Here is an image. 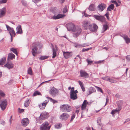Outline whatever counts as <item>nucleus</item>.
I'll list each match as a JSON object with an SVG mask.
<instances>
[{
    "label": "nucleus",
    "mask_w": 130,
    "mask_h": 130,
    "mask_svg": "<svg viewBox=\"0 0 130 130\" xmlns=\"http://www.w3.org/2000/svg\"><path fill=\"white\" fill-rule=\"evenodd\" d=\"M60 110L63 112H68L71 110V107L68 104H63L60 105Z\"/></svg>",
    "instance_id": "obj_1"
},
{
    "label": "nucleus",
    "mask_w": 130,
    "mask_h": 130,
    "mask_svg": "<svg viewBox=\"0 0 130 130\" xmlns=\"http://www.w3.org/2000/svg\"><path fill=\"white\" fill-rule=\"evenodd\" d=\"M49 123L47 122H44L40 126V130H49L51 127L49 126Z\"/></svg>",
    "instance_id": "obj_2"
},
{
    "label": "nucleus",
    "mask_w": 130,
    "mask_h": 130,
    "mask_svg": "<svg viewBox=\"0 0 130 130\" xmlns=\"http://www.w3.org/2000/svg\"><path fill=\"white\" fill-rule=\"evenodd\" d=\"M75 32L74 33L73 37H77L81 33L82 30L81 28L78 26L75 27V28L73 31Z\"/></svg>",
    "instance_id": "obj_3"
},
{
    "label": "nucleus",
    "mask_w": 130,
    "mask_h": 130,
    "mask_svg": "<svg viewBox=\"0 0 130 130\" xmlns=\"http://www.w3.org/2000/svg\"><path fill=\"white\" fill-rule=\"evenodd\" d=\"M6 26L7 30L9 31L10 36H13V37H15V33L12 28L10 27L7 24H6Z\"/></svg>",
    "instance_id": "obj_4"
},
{
    "label": "nucleus",
    "mask_w": 130,
    "mask_h": 130,
    "mask_svg": "<svg viewBox=\"0 0 130 130\" xmlns=\"http://www.w3.org/2000/svg\"><path fill=\"white\" fill-rule=\"evenodd\" d=\"M70 117V115L68 114L64 113H62L59 116V118L62 121H66Z\"/></svg>",
    "instance_id": "obj_5"
},
{
    "label": "nucleus",
    "mask_w": 130,
    "mask_h": 130,
    "mask_svg": "<svg viewBox=\"0 0 130 130\" xmlns=\"http://www.w3.org/2000/svg\"><path fill=\"white\" fill-rule=\"evenodd\" d=\"M93 17L96 20L102 22H104L105 20V18L103 16L94 15H93Z\"/></svg>",
    "instance_id": "obj_6"
},
{
    "label": "nucleus",
    "mask_w": 130,
    "mask_h": 130,
    "mask_svg": "<svg viewBox=\"0 0 130 130\" xmlns=\"http://www.w3.org/2000/svg\"><path fill=\"white\" fill-rule=\"evenodd\" d=\"M67 28L68 30H72L74 31L75 27L74 25L72 23H70L67 24Z\"/></svg>",
    "instance_id": "obj_7"
},
{
    "label": "nucleus",
    "mask_w": 130,
    "mask_h": 130,
    "mask_svg": "<svg viewBox=\"0 0 130 130\" xmlns=\"http://www.w3.org/2000/svg\"><path fill=\"white\" fill-rule=\"evenodd\" d=\"M90 25V23L88 21H85L83 23V26L85 29H89V27Z\"/></svg>",
    "instance_id": "obj_8"
},
{
    "label": "nucleus",
    "mask_w": 130,
    "mask_h": 130,
    "mask_svg": "<svg viewBox=\"0 0 130 130\" xmlns=\"http://www.w3.org/2000/svg\"><path fill=\"white\" fill-rule=\"evenodd\" d=\"M98 28V26L96 24H94L92 25L91 24L89 27V29L91 31L95 32L97 31Z\"/></svg>",
    "instance_id": "obj_9"
},
{
    "label": "nucleus",
    "mask_w": 130,
    "mask_h": 130,
    "mask_svg": "<svg viewBox=\"0 0 130 130\" xmlns=\"http://www.w3.org/2000/svg\"><path fill=\"white\" fill-rule=\"evenodd\" d=\"M50 94L52 95L53 96H55L56 95L58 94L59 91L56 89L53 88L50 90Z\"/></svg>",
    "instance_id": "obj_10"
},
{
    "label": "nucleus",
    "mask_w": 130,
    "mask_h": 130,
    "mask_svg": "<svg viewBox=\"0 0 130 130\" xmlns=\"http://www.w3.org/2000/svg\"><path fill=\"white\" fill-rule=\"evenodd\" d=\"M7 105V102L6 100H5L2 101L0 104V106L3 110H4L6 108Z\"/></svg>",
    "instance_id": "obj_11"
},
{
    "label": "nucleus",
    "mask_w": 130,
    "mask_h": 130,
    "mask_svg": "<svg viewBox=\"0 0 130 130\" xmlns=\"http://www.w3.org/2000/svg\"><path fill=\"white\" fill-rule=\"evenodd\" d=\"M65 16V15L61 14H59L57 15L55 14L52 18V19L54 20H57L62 18Z\"/></svg>",
    "instance_id": "obj_12"
},
{
    "label": "nucleus",
    "mask_w": 130,
    "mask_h": 130,
    "mask_svg": "<svg viewBox=\"0 0 130 130\" xmlns=\"http://www.w3.org/2000/svg\"><path fill=\"white\" fill-rule=\"evenodd\" d=\"M80 76L82 77L88 78L89 77L88 74L84 71L80 70Z\"/></svg>",
    "instance_id": "obj_13"
},
{
    "label": "nucleus",
    "mask_w": 130,
    "mask_h": 130,
    "mask_svg": "<svg viewBox=\"0 0 130 130\" xmlns=\"http://www.w3.org/2000/svg\"><path fill=\"white\" fill-rule=\"evenodd\" d=\"M52 46V47L53 50V56L52 57L53 58H54L56 56V52L57 51V47L56 45H55V47L56 49H55L53 45L51 44Z\"/></svg>",
    "instance_id": "obj_14"
},
{
    "label": "nucleus",
    "mask_w": 130,
    "mask_h": 130,
    "mask_svg": "<svg viewBox=\"0 0 130 130\" xmlns=\"http://www.w3.org/2000/svg\"><path fill=\"white\" fill-rule=\"evenodd\" d=\"M21 122L22 125L24 127H25L29 124V120L27 118L23 119L22 120Z\"/></svg>",
    "instance_id": "obj_15"
},
{
    "label": "nucleus",
    "mask_w": 130,
    "mask_h": 130,
    "mask_svg": "<svg viewBox=\"0 0 130 130\" xmlns=\"http://www.w3.org/2000/svg\"><path fill=\"white\" fill-rule=\"evenodd\" d=\"M48 102V100H45L43 103H41L39 105V107L40 109H44L47 104Z\"/></svg>",
    "instance_id": "obj_16"
},
{
    "label": "nucleus",
    "mask_w": 130,
    "mask_h": 130,
    "mask_svg": "<svg viewBox=\"0 0 130 130\" xmlns=\"http://www.w3.org/2000/svg\"><path fill=\"white\" fill-rule=\"evenodd\" d=\"M6 12V9L5 7L0 9V18L4 16Z\"/></svg>",
    "instance_id": "obj_17"
},
{
    "label": "nucleus",
    "mask_w": 130,
    "mask_h": 130,
    "mask_svg": "<svg viewBox=\"0 0 130 130\" xmlns=\"http://www.w3.org/2000/svg\"><path fill=\"white\" fill-rule=\"evenodd\" d=\"M48 113L46 112H43L40 115V118L42 119H44L47 118L48 116Z\"/></svg>",
    "instance_id": "obj_18"
},
{
    "label": "nucleus",
    "mask_w": 130,
    "mask_h": 130,
    "mask_svg": "<svg viewBox=\"0 0 130 130\" xmlns=\"http://www.w3.org/2000/svg\"><path fill=\"white\" fill-rule=\"evenodd\" d=\"M106 7V5L104 4H101L98 6V9L100 11H102Z\"/></svg>",
    "instance_id": "obj_19"
},
{
    "label": "nucleus",
    "mask_w": 130,
    "mask_h": 130,
    "mask_svg": "<svg viewBox=\"0 0 130 130\" xmlns=\"http://www.w3.org/2000/svg\"><path fill=\"white\" fill-rule=\"evenodd\" d=\"M70 98L73 100L76 99L77 98V94L74 93V92L70 93Z\"/></svg>",
    "instance_id": "obj_20"
},
{
    "label": "nucleus",
    "mask_w": 130,
    "mask_h": 130,
    "mask_svg": "<svg viewBox=\"0 0 130 130\" xmlns=\"http://www.w3.org/2000/svg\"><path fill=\"white\" fill-rule=\"evenodd\" d=\"M16 33L19 34H22L23 33V31L22 30L21 26L20 25H19L16 28Z\"/></svg>",
    "instance_id": "obj_21"
},
{
    "label": "nucleus",
    "mask_w": 130,
    "mask_h": 130,
    "mask_svg": "<svg viewBox=\"0 0 130 130\" xmlns=\"http://www.w3.org/2000/svg\"><path fill=\"white\" fill-rule=\"evenodd\" d=\"M38 48L36 46L33 47L32 48V53L33 55L35 56V54L37 53Z\"/></svg>",
    "instance_id": "obj_22"
},
{
    "label": "nucleus",
    "mask_w": 130,
    "mask_h": 130,
    "mask_svg": "<svg viewBox=\"0 0 130 130\" xmlns=\"http://www.w3.org/2000/svg\"><path fill=\"white\" fill-rule=\"evenodd\" d=\"M64 56L66 59H67L71 56L70 53L67 52H63Z\"/></svg>",
    "instance_id": "obj_23"
},
{
    "label": "nucleus",
    "mask_w": 130,
    "mask_h": 130,
    "mask_svg": "<svg viewBox=\"0 0 130 130\" xmlns=\"http://www.w3.org/2000/svg\"><path fill=\"white\" fill-rule=\"evenodd\" d=\"M88 9L90 11H93L95 10L96 8L94 4H92L90 5Z\"/></svg>",
    "instance_id": "obj_24"
},
{
    "label": "nucleus",
    "mask_w": 130,
    "mask_h": 130,
    "mask_svg": "<svg viewBox=\"0 0 130 130\" xmlns=\"http://www.w3.org/2000/svg\"><path fill=\"white\" fill-rule=\"evenodd\" d=\"M88 104V102L86 100H84L82 106V110L85 109L86 107V105Z\"/></svg>",
    "instance_id": "obj_25"
},
{
    "label": "nucleus",
    "mask_w": 130,
    "mask_h": 130,
    "mask_svg": "<svg viewBox=\"0 0 130 130\" xmlns=\"http://www.w3.org/2000/svg\"><path fill=\"white\" fill-rule=\"evenodd\" d=\"M4 66L9 69H10L13 68V65L12 63H7L5 64Z\"/></svg>",
    "instance_id": "obj_26"
},
{
    "label": "nucleus",
    "mask_w": 130,
    "mask_h": 130,
    "mask_svg": "<svg viewBox=\"0 0 130 130\" xmlns=\"http://www.w3.org/2000/svg\"><path fill=\"white\" fill-rule=\"evenodd\" d=\"M101 117L98 118L97 120V123L98 127L99 128H101Z\"/></svg>",
    "instance_id": "obj_27"
},
{
    "label": "nucleus",
    "mask_w": 130,
    "mask_h": 130,
    "mask_svg": "<svg viewBox=\"0 0 130 130\" xmlns=\"http://www.w3.org/2000/svg\"><path fill=\"white\" fill-rule=\"evenodd\" d=\"M15 55L11 53H9L8 55V59H13L15 58Z\"/></svg>",
    "instance_id": "obj_28"
},
{
    "label": "nucleus",
    "mask_w": 130,
    "mask_h": 130,
    "mask_svg": "<svg viewBox=\"0 0 130 130\" xmlns=\"http://www.w3.org/2000/svg\"><path fill=\"white\" fill-rule=\"evenodd\" d=\"M108 26L107 24H105L103 25V30L102 31V33L104 32L108 28Z\"/></svg>",
    "instance_id": "obj_29"
},
{
    "label": "nucleus",
    "mask_w": 130,
    "mask_h": 130,
    "mask_svg": "<svg viewBox=\"0 0 130 130\" xmlns=\"http://www.w3.org/2000/svg\"><path fill=\"white\" fill-rule=\"evenodd\" d=\"M30 101L29 99H27L25 102L24 105V106L25 107H27L29 105Z\"/></svg>",
    "instance_id": "obj_30"
},
{
    "label": "nucleus",
    "mask_w": 130,
    "mask_h": 130,
    "mask_svg": "<svg viewBox=\"0 0 130 130\" xmlns=\"http://www.w3.org/2000/svg\"><path fill=\"white\" fill-rule=\"evenodd\" d=\"M5 60L6 58L4 57L1 58L0 61V65L4 64L5 63Z\"/></svg>",
    "instance_id": "obj_31"
},
{
    "label": "nucleus",
    "mask_w": 130,
    "mask_h": 130,
    "mask_svg": "<svg viewBox=\"0 0 130 130\" xmlns=\"http://www.w3.org/2000/svg\"><path fill=\"white\" fill-rule=\"evenodd\" d=\"M123 38L125 40L126 43H128L129 42L130 39L127 36H124L123 37Z\"/></svg>",
    "instance_id": "obj_32"
},
{
    "label": "nucleus",
    "mask_w": 130,
    "mask_h": 130,
    "mask_svg": "<svg viewBox=\"0 0 130 130\" xmlns=\"http://www.w3.org/2000/svg\"><path fill=\"white\" fill-rule=\"evenodd\" d=\"M55 128L57 129H59L62 126V125L60 123H58L56 124L55 125Z\"/></svg>",
    "instance_id": "obj_33"
},
{
    "label": "nucleus",
    "mask_w": 130,
    "mask_h": 130,
    "mask_svg": "<svg viewBox=\"0 0 130 130\" xmlns=\"http://www.w3.org/2000/svg\"><path fill=\"white\" fill-rule=\"evenodd\" d=\"M10 50L12 51L14 53L17 55V53L16 50L14 48H10Z\"/></svg>",
    "instance_id": "obj_34"
},
{
    "label": "nucleus",
    "mask_w": 130,
    "mask_h": 130,
    "mask_svg": "<svg viewBox=\"0 0 130 130\" xmlns=\"http://www.w3.org/2000/svg\"><path fill=\"white\" fill-rule=\"evenodd\" d=\"M41 95V93L38 91H36L33 93V96H35L37 95Z\"/></svg>",
    "instance_id": "obj_35"
},
{
    "label": "nucleus",
    "mask_w": 130,
    "mask_h": 130,
    "mask_svg": "<svg viewBox=\"0 0 130 130\" xmlns=\"http://www.w3.org/2000/svg\"><path fill=\"white\" fill-rule=\"evenodd\" d=\"M95 88L97 89V91L99 92H101L102 93H103V91L102 89L98 86H95Z\"/></svg>",
    "instance_id": "obj_36"
},
{
    "label": "nucleus",
    "mask_w": 130,
    "mask_h": 130,
    "mask_svg": "<svg viewBox=\"0 0 130 130\" xmlns=\"http://www.w3.org/2000/svg\"><path fill=\"white\" fill-rule=\"evenodd\" d=\"M48 56H42L40 57L39 58V59L41 60H42L46 59L48 58Z\"/></svg>",
    "instance_id": "obj_37"
},
{
    "label": "nucleus",
    "mask_w": 130,
    "mask_h": 130,
    "mask_svg": "<svg viewBox=\"0 0 130 130\" xmlns=\"http://www.w3.org/2000/svg\"><path fill=\"white\" fill-rule=\"evenodd\" d=\"M21 1L22 3L24 6H27V3L24 0H21Z\"/></svg>",
    "instance_id": "obj_38"
},
{
    "label": "nucleus",
    "mask_w": 130,
    "mask_h": 130,
    "mask_svg": "<svg viewBox=\"0 0 130 130\" xmlns=\"http://www.w3.org/2000/svg\"><path fill=\"white\" fill-rule=\"evenodd\" d=\"M48 98L50 99V101L51 102H53V103H57V101L49 97Z\"/></svg>",
    "instance_id": "obj_39"
},
{
    "label": "nucleus",
    "mask_w": 130,
    "mask_h": 130,
    "mask_svg": "<svg viewBox=\"0 0 130 130\" xmlns=\"http://www.w3.org/2000/svg\"><path fill=\"white\" fill-rule=\"evenodd\" d=\"M68 9L67 6H65L63 8V13H65L68 11Z\"/></svg>",
    "instance_id": "obj_40"
},
{
    "label": "nucleus",
    "mask_w": 130,
    "mask_h": 130,
    "mask_svg": "<svg viewBox=\"0 0 130 130\" xmlns=\"http://www.w3.org/2000/svg\"><path fill=\"white\" fill-rule=\"evenodd\" d=\"M28 73L30 75H32V70L31 69V68H29L28 70Z\"/></svg>",
    "instance_id": "obj_41"
},
{
    "label": "nucleus",
    "mask_w": 130,
    "mask_h": 130,
    "mask_svg": "<svg viewBox=\"0 0 130 130\" xmlns=\"http://www.w3.org/2000/svg\"><path fill=\"white\" fill-rule=\"evenodd\" d=\"M75 116V113L73 114L72 115L71 117L70 121L71 122H72L74 119V118Z\"/></svg>",
    "instance_id": "obj_42"
},
{
    "label": "nucleus",
    "mask_w": 130,
    "mask_h": 130,
    "mask_svg": "<svg viewBox=\"0 0 130 130\" xmlns=\"http://www.w3.org/2000/svg\"><path fill=\"white\" fill-rule=\"evenodd\" d=\"M5 94L2 90H0V95L2 97H4L5 95Z\"/></svg>",
    "instance_id": "obj_43"
},
{
    "label": "nucleus",
    "mask_w": 130,
    "mask_h": 130,
    "mask_svg": "<svg viewBox=\"0 0 130 130\" xmlns=\"http://www.w3.org/2000/svg\"><path fill=\"white\" fill-rule=\"evenodd\" d=\"M102 79L104 80L108 81H109V78L108 76L103 77L102 78Z\"/></svg>",
    "instance_id": "obj_44"
},
{
    "label": "nucleus",
    "mask_w": 130,
    "mask_h": 130,
    "mask_svg": "<svg viewBox=\"0 0 130 130\" xmlns=\"http://www.w3.org/2000/svg\"><path fill=\"white\" fill-rule=\"evenodd\" d=\"M108 7L111 9L113 10L114 8V5L113 4H111Z\"/></svg>",
    "instance_id": "obj_45"
},
{
    "label": "nucleus",
    "mask_w": 130,
    "mask_h": 130,
    "mask_svg": "<svg viewBox=\"0 0 130 130\" xmlns=\"http://www.w3.org/2000/svg\"><path fill=\"white\" fill-rule=\"evenodd\" d=\"M86 61L88 62V64H92L93 62L92 61L88 59H87V60H86Z\"/></svg>",
    "instance_id": "obj_46"
},
{
    "label": "nucleus",
    "mask_w": 130,
    "mask_h": 130,
    "mask_svg": "<svg viewBox=\"0 0 130 130\" xmlns=\"http://www.w3.org/2000/svg\"><path fill=\"white\" fill-rule=\"evenodd\" d=\"M90 49V48H86V49L85 48H83L82 50V52H84L85 51H87Z\"/></svg>",
    "instance_id": "obj_47"
},
{
    "label": "nucleus",
    "mask_w": 130,
    "mask_h": 130,
    "mask_svg": "<svg viewBox=\"0 0 130 130\" xmlns=\"http://www.w3.org/2000/svg\"><path fill=\"white\" fill-rule=\"evenodd\" d=\"M109 13L108 12H107L105 14V16H106L108 20H109Z\"/></svg>",
    "instance_id": "obj_48"
},
{
    "label": "nucleus",
    "mask_w": 130,
    "mask_h": 130,
    "mask_svg": "<svg viewBox=\"0 0 130 130\" xmlns=\"http://www.w3.org/2000/svg\"><path fill=\"white\" fill-rule=\"evenodd\" d=\"M7 0H0V4L5 3L6 2Z\"/></svg>",
    "instance_id": "obj_49"
},
{
    "label": "nucleus",
    "mask_w": 130,
    "mask_h": 130,
    "mask_svg": "<svg viewBox=\"0 0 130 130\" xmlns=\"http://www.w3.org/2000/svg\"><path fill=\"white\" fill-rule=\"evenodd\" d=\"M109 101V99L108 98V97L107 96V98H106V102L105 104V105H104V106H105L108 103Z\"/></svg>",
    "instance_id": "obj_50"
},
{
    "label": "nucleus",
    "mask_w": 130,
    "mask_h": 130,
    "mask_svg": "<svg viewBox=\"0 0 130 130\" xmlns=\"http://www.w3.org/2000/svg\"><path fill=\"white\" fill-rule=\"evenodd\" d=\"M78 82V84L80 85V87L83 86V83L82 82H81L80 80H79Z\"/></svg>",
    "instance_id": "obj_51"
},
{
    "label": "nucleus",
    "mask_w": 130,
    "mask_h": 130,
    "mask_svg": "<svg viewBox=\"0 0 130 130\" xmlns=\"http://www.w3.org/2000/svg\"><path fill=\"white\" fill-rule=\"evenodd\" d=\"M19 111L20 113L23 112L24 111V109H21L20 108H18Z\"/></svg>",
    "instance_id": "obj_52"
},
{
    "label": "nucleus",
    "mask_w": 130,
    "mask_h": 130,
    "mask_svg": "<svg viewBox=\"0 0 130 130\" xmlns=\"http://www.w3.org/2000/svg\"><path fill=\"white\" fill-rule=\"evenodd\" d=\"M126 59L128 61H130V55H127L126 57Z\"/></svg>",
    "instance_id": "obj_53"
},
{
    "label": "nucleus",
    "mask_w": 130,
    "mask_h": 130,
    "mask_svg": "<svg viewBox=\"0 0 130 130\" xmlns=\"http://www.w3.org/2000/svg\"><path fill=\"white\" fill-rule=\"evenodd\" d=\"M109 81L110 82L114 83L115 82V81L112 79H111L109 78Z\"/></svg>",
    "instance_id": "obj_54"
},
{
    "label": "nucleus",
    "mask_w": 130,
    "mask_h": 130,
    "mask_svg": "<svg viewBox=\"0 0 130 130\" xmlns=\"http://www.w3.org/2000/svg\"><path fill=\"white\" fill-rule=\"evenodd\" d=\"M74 87H73L71 88V90L70 91V92H74Z\"/></svg>",
    "instance_id": "obj_55"
},
{
    "label": "nucleus",
    "mask_w": 130,
    "mask_h": 130,
    "mask_svg": "<svg viewBox=\"0 0 130 130\" xmlns=\"http://www.w3.org/2000/svg\"><path fill=\"white\" fill-rule=\"evenodd\" d=\"M33 2L35 3H37L40 2V0H32Z\"/></svg>",
    "instance_id": "obj_56"
},
{
    "label": "nucleus",
    "mask_w": 130,
    "mask_h": 130,
    "mask_svg": "<svg viewBox=\"0 0 130 130\" xmlns=\"http://www.w3.org/2000/svg\"><path fill=\"white\" fill-rule=\"evenodd\" d=\"M81 88L83 92L85 91V88L84 86L81 87Z\"/></svg>",
    "instance_id": "obj_57"
},
{
    "label": "nucleus",
    "mask_w": 130,
    "mask_h": 130,
    "mask_svg": "<svg viewBox=\"0 0 130 130\" xmlns=\"http://www.w3.org/2000/svg\"><path fill=\"white\" fill-rule=\"evenodd\" d=\"M130 120V119L129 118L126 119L125 120V121L124 122V123H125L126 122H128Z\"/></svg>",
    "instance_id": "obj_58"
},
{
    "label": "nucleus",
    "mask_w": 130,
    "mask_h": 130,
    "mask_svg": "<svg viewBox=\"0 0 130 130\" xmlns=\"http://www.w3.org/2000/svg\"><path fill=\"white\" fill-rule=\"evenodd\" d=\"M116 96L118 98H119L120 97V95L118 94H117L116 95Z\"/></svg>",
    "instance_id": "obj_59"
},
{
    "label": "nucleus",
    "mask_w": 130,
    "mask_h": 130,
    "mask_svg": "<svg viewBox=\"0 0 130 130\" xmlns=\"http://www.w3.org/2000/svg\"><path fill=\"white\" fill-rule=\"evenodd\" d=\"M115 113V111L113 110H112L111 112V114L112 115L114 114Z\"/></svg>",
    "instance_id": "obj_60"
},
{
    "label": "nucleus",
    "mask_w": 130,
    "mask_h": 130,
    "mask_svg": "<svg viewBox=\"0 0 130 130\" xmlns=\"http://www.w3.org/2000/svg\"><path fill=\"white\" fill-rule=\"evenodd\" d=\"M118 109L120 111L121 109V106L120 105H119L118 106Z\"/></svg>",
    "instance_id": "obj_61"
},
{
    "label": "nucleus",
    "mask_w": 130,
    "mask_h": 130,
    "mask_svg": "<svg viewBox=\"0 0 130 130\" xmlns=\"http://www.w3.org/2000/svg\"><path fill=\"white\" fill-rule=\"evenodd\" d=\"M59 1L61 3H63L64 1L65 0H59Z\"/></svg>",
    "instance_id": "obj_62"
},
{
    "label": "nucleus",
    "mask_w": 130,
    "mask_h": 130,
    "mask_svg": "<svg viewBox=\"0 0 130 130\" xmlns=\"http://www.w3.org/2000/svg\"><path fill=\"white\" fill-rule=\"evenodd\" d=\"M84 16L86 17H87L88 16H89L87 13H85V12L84 13Z\"/></svg>",
    "instance_id": "obj_63"
},
{
    "label": "nucleus",
    "mask_w": 130,
    "mask_h": 130,
    "mask_svg": "<svg viewBox=\"0 0 130 130\" xmlns=\"http://www.w3.org/2000/svg\"><path fill=\"white\" fill-rule=\"evenodd\" d=\"M111 3H114V4H115L116 3H117V2L116 1H111Z\"/></svg>",
    "instance_id": "obj_64"
}]
</instances>
